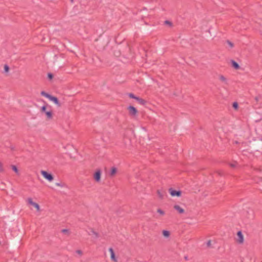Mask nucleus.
<instances>
[{
    "label": "nucleus",
    "mask_w": 262,
    "mask_h": 262,
    "mask_svg": "<svg viewBox=\"0 0 262 262\" xmlns=\"http://www.w3.org/2000/svg\"><path fill=\"white\" fill-rule=\"evenodd\" d=\"M47 107L46 105H43L41 108V112L45 113L46 115L47 118L48 119H51L52 118V112L51 110L47 111Z\"/></svg>",
    "instance_id": "obj_1"
},
{
    "label": "nucleus",
    "mask_w": 262,
    "mask_h": 262,
    "mask_svg": "<svg viewBox=\"0 0 262 262\" xmlns=\"http://www.w3.org/2000/svg\"><path fill=\"white\" fill-rule=\"evenodd\" d=\"M41 173L42 175V176L46 179L48 180L49 181L51 182V181H53L54 178H53V176L51 174L49 173L47 171H44V170H41Z\"/></svg>",
    "instance_id": "obj_2"
},
{
    "label": "nucleus",
    "mask_w": 262,
    "mask_h": 262,
    "mask_svg": "<svg viewBox=\"0 0 262 262\" xmlns=\"http://www.w3.org/2000/svg\"><path fill=\"white\" fill-rule=\"evenodd\" d=\"M127 110L128 111L129 115L131 116L134 117L137 115L138 111L135 107L133 106H129L127 107Z\"/></svg>",
    "instance_id": "obj_3"
},
{
    "label": "nucleus",
    "mask_w": 262,
    "mask_h": 262,
    "mask_svg": "<svg viewBox=\"0 0 262 262\" xmlns=\"http://www.w3.org/2000/svg\"><path fill=\"white\" fill-rule=\"evenodd\" d=\"M27 203L33 206H34L37 210V211H40V207L39 205L33 201L32 199L31 198H29L27 200Z\"/></svg>",
    "instance_id": "obj_4"
},
{
    "label": "nucleus",
    "mask_w": 262,
    "mask_h": 262,
    "mask_svg": "<svg viewBox=\"0 0 262 262\" xmlns=\"http://www.w3.org/2000/svg\"><path fill=\"white\" fill-rule=\"evenodd\" d=\"M169 192L170 195L172 196H180L181 195V191L180 190H176L173 189L172 188L169 189Z\"/></svg>",
    "instance_id": "obj_5"
},
{
    "label": "nucleus",
    "mask_w": 262,
    "mask_h": 262,
    "mask_svg": "<svg viewBox=\"0 0 262 262\" xmlns=\"http://www.w3.org/2000/svg\"><path fill=\"white\" fill-rule=\"evenodd\" d=\"M101 170H97L94 174V179L97 182H99L101 178Z\"/></svg>",
    "instance_id": "obj_6"
},
{
    "label": "nucleus",
    "mask_w": 262,
    "mask_h": 262,
    "mask_svg": "<svg viewBox=\"0 0 262 262\" xmlns=\"http://www.w3.org/2000/svg\"><path fill=\"white\" fill-rule=\"evenodd\" d=\"M237 242L239 244H243L244 243V236L243 235L242 232L241 231L237 232Z\"/></svg>",
    "instance_id": "obj_7"
},
{
    "label": "nucleus",
    "mask_w": 262,
    "mask_h": 262,
    "mask_svg": "<svg viewBox=\"0 0 262 262\" xmlns=\"http://www.w3.org/2000/svg\"><path fill=\"white\" fill-rule=\"evenodd\" d=\"M174 209L177 210L179 213L182 214L184 213V210L180 206L178 205H175L173 206Z\"/></svg>",
    "instance_id": "obj_8"
},
{
    "label": "nucleus",
    "mask_w": 262,
    "mask_h": 262,
    "mask_svg": "<svg viewBox=\"0 0 262 262\" xmlns=\"http://www.w3.org/2000/svg\"><path fill=\"white\" fill-rule=\"evenodd\" d=\"M219 79L223 83L226 85L228 84V80L224 76L220 75L219 76Z\"/></svg>",
    "instance_id": "obj_9"
},
{
    "label": "nucleus",
    "mask_w": 262,
    "mask_h": 262,
    "mask_svg": "<svg viewBox=\"0 0 262 262\" xmlns=\"http://www.w3.org/2000/svg\"><path fill=\"white\" fill-rule=\"evenodd\" d=\"M49 99L50 100L53 101L57 106H60V103H59L58 99L56 97L51 96V97H50V98Z\"/></svg>",
    "instance_id": "obj_10"
},
{
    "label": "nucleus",
    "mask_w": 262,
    "mask_h": 262,
    "mask_svg": "<svg viewBox=\"0 0 262 262\" xmlns=\"http://www.w3.org/2000/svg\"><path fill=\"white\" fill-rule=\"evenodd\" d=\"M109 251L111 253V259L115 262H117V260L116 259V258L115 257V253L114 252V250L113 249V248H110L109 249Z\"/></svg>",
    "instance_id": "obj_11"
},
{
    "label": "nucleus",
    "mask_w": 262,
    "mask_h": 262,
    "mask_svg": "<svg viewBox=\"0 0 262 262\" xmlns=\"http://www.w3.org/2000/svg\"><path fill=\"white\" fill-rule=\"evenodd\" d=\"M135 100H136L138 103L141 105H144L146 103V101L138 97H137Z\"/></svg>",
    "instance_id": "obj_12"
},
{
    "label": "nucleus",
    "mask_w": 262,
    "mask_h": 262,
    "mask_svg": "<svg viewBox=\"0 0 262 262\" xmlns=\"http://www.w3.org/2000/svg\"><path fill=\"white\" fill-rule=\"evenodd\" d=\"M231 64H232V66L235 69H238L239 68V66L238 65V64L234 60H232L231 61Z\"/></svg>",
    "instance_id": "obj_13"
},
{
    "label": "nucleus",
    "mask_w": 262,
    "mask_h": 262,
    "mask_svg": "<svg viewBox=\"0 0 262 262\" xmlns=\"http://www.w3.org/2000/svg\"><path fill=\"white\" fill-rule=\"evenodd\" d=\"M116 172H117V168L115 167H113L111 169V170L110 172V176H114L116 174Z\"/></svg>",
    "instance_id": "obj_14"
},
{
    "label": "nucleus",
    "mask_w": 262,
    "mask_h": 262,
    "mask_svg": "<svg viewBox=\"0 0 262 262\" xmlns=\"http://www.w3.org/2000/svg\"><path fill=\"white\" fill-rule=\"evenodd\" d=\"M162 233L163 236L165 237H168L170 236V232L167 230H163Z\"/></svg>",
    "instance_id": "obj_15"
},
{
    "label": "nucleus",
    "mask_w": 262,
    "mask_h": 262,
    "mask_svg": "<svg viewBox=\"0 0 262 262\" xmlns=\"http://www.w3.org/2000/svg\"><path fill=\"white\" fill-rule=\"evenodd\" d=\"M40 94H41L42 96H45V97H46V98H48V99H49V98H50V97H51V95H50V94H49L47 93L46 92H45V91H42V92H41Z\"/></svg>",
    "instance_id": "obj_16"
},
{
    "label": "nucleus",
    "mask_w": 262,
    "mask_h": 262,
    "mask_svg": "<svg viewBox=\"0 0 262 262\" xmlns=\"http://www.w3.org/2000/svg\"><path fill=\"white\" fill-rule=\"evenodd\" d=\"M158 195L159 196V197L161 199H163V197H164V193L163 192H161V191L160 190H158Z\"/></svg>",
    "instance_id": "obj_17"
},
{
    "label": "nucleus",
    "mask_w": 262,
    "mask_h": 262,
    "mask_svg": "<svg viewBox=\"0 0 262 262\" xmlns=\"http://www.w3.org/2000/svg\"><path fill=\"white\" fill-rule=\"evenodd\" d=\"M12 170L15 171L17 174H18V170L16 166L15 165H12Z\"/></svg>",
    "instance_id": "obj_18"
},
{
    "label": "nucleus",
    "mask_w": 262,
    "mask_h": 262,
    "mask_svg": "<svg viewBox=\"0 0 262 262\" xmlns=\"http://www.w3.org/2000/svg\"><path fill=\"white\" fill-rule=\"evenodd\" d=\"M237 165V163L236 162H234L233 163L229 164L230 166L231 167H233V168L236 167Z\"/></svg>",
    "instance_id": "obj_19"
},
{
    "label": "nucleus",
    "mask_w": 262,
    "mask_h": 262,
    "mask_svg": "<svg viewBox=\"0 0 262 262\" xmlns=\"http://www.w3.org/2000/svg\"><path fill=\"white\" fill-rule=\"evenodd\" d=\"M227 43L229 45L230 48H232L234 47L233 43L229 40L227 41Z\"/></svg>",
    "instance_id": "obj_20"
},
{
    "label": "nucleus",
    "mask_w": 262,
    "mask_h": 262,
    "mask_svg": "<svg viewBox=\"0 0 262 262\" xmlns=\"http://www.w3.org/2000/svg\"><path fill=\"white\" fill-rule=\"evenodd\" d=\"M56 185L57 186H59V187H63L65 186V184L62 183H56Z\"/></svg>",
    "instance_id": "obj_21"
},
{
    "label": "nucleus",
    "mask_w": 262,
    "mask_h": 262,
    "mask_svg": "<svg viewBox=\"0 0 262 262\" xmlns=\"http://www.w3.org/2000/svg\"><path fill=\"white\" fill-rule=\"evenodd\" d=\"M128 96L131 98H133V99H136V98H137V96H136L134 94H133V93H129L128 94Z\"/></svg>",
    "instance_id": "obj_22"
},
{
    "label": "nucleus",
    "mask_w": 262,
    "mask_h": 262,
    "mask_svg": "<svg viewBox=\"0 0 262 262\" xmlns=\"http://www.w3.org/2000/svg\"><path fill=\"white\" fill-rule=\"evenodd\" d=\"M157 212H158L159 213H160L161 215H164V214H165L164 211H163L162 210H161V209H158L157 210Z\"/></svg>",
    "instance_id": "obj_23"
},
{
    "label": "nucleus",
    "mask_w": 262,
    "mask_h": 262,
    "mask_svg": "<svg viewBox=\"0 0 262 262\" xmlns=\"http://www.w3.org/2000/svg\"><path fill=\"white\" fill-rule=\"evenodd\" d=\"M9 67L8 65L7 64H5L4 66V70H5V72H8L9 71Z\"/></svg>",
    "instance_id": "obj_24"
},
{
    "label": "nucleus",
    "mask_w": 262,
    "mask_h": 262,
    "mask_svg": "<svg viewBox=\"0 0 262 262\" xmlns=\"http://www.w3.org/2000/svg\"><path fill=\"white\" fill-rule=\"evenodd\" d=\"M233 107L234 109L237 110L238 108V103L236 102L233 103Z\"/></svg>",
    "instance_id": "obj_25"
},
{
    "label": "nucleus",
    "mask_w": 262,
    "mask_h": 262,
    "mask_svg": "<svg viewBox=\"0 0 262 262\" xmlns=\"http://www.w3.org/2000/svg\"><path fill=\"white\" fill-rule=\"evenodd\" d=\"M76 253L77 254H78V255H79L80 256H81L83 254V252L81 250H77L76 251Z\"/></svg>",
    "instance_id": "obj_26"
},
{
    "label": "nucleus",
    "mask_w": 262,
    "mask_h": 262,
    "mask_svg": "<svg viewBox=\"0 0 262 262\" xmlns=\"http://www.w3.org/2000/svg\"><path fill=\"white\" fill-rule=\"evenodd\" d=\"M48 78H49L50 79H52L53 76V75H52V74H51V73H49V74H48Z\"/></svg>",
    "instance_id": "obj_27"
},
{
    "label": "nucleus",
    "mask_w": 262,
    "mask_h": 262,
    "mask_svg": "<svg viewBox=\"0 0 262 262\" xmlns=\"http://www.w3.org/2000/svg\"><path fill=\"white\" fill-rule=\"evenodd\" d=\"M211 242L210 240L208 241L207 242V246L208 247H210L211 246Z\"/></svg>",
    "instance_id": "obj_28"
},
{
    "label": "nucleus",
    "mask_w": 262,
    "mask_h": 262,
    "mask_svg": "<svg viewBox=\"0 0 262 262\" xmlns=\"http://www.w3.org/2000/svg\"><path fill=\"white\" fill-rule=\"evenodd\" d=\"M165 23L166 24H167V25H171V22H170V21H168V20H166V21H165Z\"/></svg>",
    "instance_id": "obj_29"
},
{
    "label": "nucleus",
    "mask_w": 262,
    "mask_h": 262,
    "mask_svg": "<svg viewBox=\"0 0 262 262\" xmlns=\"http://www.w3.org/2000/svg\"><path fill=\"white\" fill-rule=\"evenodd\" d=\"M3 170H4V169H3V166H2L0 167V171L2 172V171H3Z\"/></svg>",
    "instance_id": "obj_30"
},
{
    "label": "nucleus",
    "mask_w": 262,
    "mask_h": 262,
    "mask_svg": "<svg viewBox=\"0 0 262 262\" xmlns=\"http://www.w3.org/2000/svg\"><path fill=\"white\" fill-rule=\"evenodd\" d=\"M67 230H66V229L62 230V232H67Z\"/></svg>",
    "instance_id": "obj_31"
},
{
    "label": "nucleus",
    "mask_w": 262,
    "mask_h": 262,
    "mask_svg": "<svg viewBox=\"0 0 262 262\" xmlns=\"http://www.w3.org/2000/svg\"><path fill=\"white\" fill-rule=\"evenodd\" d=\"M2 164L0 162V167L2 166Z\"/></svg>",
    "instance_id": "obj_32"
}]
</instances>
